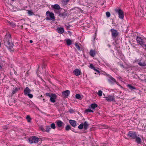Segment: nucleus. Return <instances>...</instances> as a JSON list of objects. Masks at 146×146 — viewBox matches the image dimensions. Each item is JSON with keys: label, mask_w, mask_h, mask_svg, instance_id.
Instances as JSON below:
<instances>
[{"label": "nucleus", "mask_w": 146, "mask_h": 146, "mask_svg": "<svg viewBox=\"0 0 146 146\" xmlns=\"http://www.w3.org/2000/svg\"><path fill=\"white\" fill-rule=\"evenodd\" d=\"M106 15L107 17L108 18L110 16V13L109 12H107L106 13Z\"/></svg>", "instance_id": "nucleus-36"}, {"label": "nucleus", "mask_w": 146, "mask_h": 146, "mask_svg": "<svg viewBox=\"0 0 146 146\" xmlns=\"http://www.w3.org/2000/svg\"><path fill=\"white\" fill-rule=\"evenodd\" d=\"M108 128V126L105 125H101V128Z\"/></svg>", "instance_id": "nucleus-38"}, {"label": "nucleus", "mask_w": 146, "mask_h": 146, "mask_svg": "<svg viewBox=\"0 0 146 146\" xmlns=\"http://www.w3.org/2000/svg\"><path fill=\"white\" fill-rule=\"evenodd\" d=\"M11 0V1H14L15 0Z\"/></svg>", "instance_id": "nucleus-58"}, {"label": "nucleus", "mask_w": 146, "mask_h": 146, "mask_svg": "<svg viewBox=\"0 0 146 146\" xmlns=\"http://www.w3.org/2000/svg\"><path fill=\"white\" fill-rule=\"evenodd\" d=\"M56 30L57 32L60 34H62L64 32V29L62 27L58 28Z\"/></svg>", "instance_id": "nucleus-16"}, {"label": "nucleus", "mask_w": 146, "mask_h": 146, "mask_svg": "<svg viewBox=\"0 0 146 146\" xmlns=\"http://www.w3.org/2000/svg\"><path fill=\"white\" fill-rule=\"evenodd\" d=\"M95 70L96 72H98V73H100V71L98 70H97L96 69V70Z\"/></svg>", "instance_id": "nucleus-48"}, {"label": "nucleus", "mask_w": 146, "mask_h": 146, "mask_svg": "<svg viewBox=\"0 0 146 146\" xmlns=\"http://www.w3.org/2000/svg\"><path fill=\"white\" fill-rule=\"evenodd\" d=\"M109 82L112 84H113L114 83H116L118 84V83L117 82L115 79L111 76H110L109 78L108 79Z\"/></svg>", "instance_id": "nucleus-7"}, {"label": "nucleus", "mask_w": 146, "mask_h": 146, "mask_svg": "<svg viewBox=\"0 0 146 146\" xmlns=\"http://www.w3.org/2000/svg\"><path fill=\"white\" fill-rule=\"evenodd\" d=\"M47 17L46 18V20H51L52 21L55 20L54 14L52 12H50L49 11H47L46 13Z\"/></svg>", "instance_id": "nucleus-2"}, {"label": "nucleus", "mask_w": 146, "mask_h": 146, "mask_svg": "<svg viewBox=\"0 0 146 146\" xmlns=\"http://www.w3.org/2000/svg\"><path fill=\"white\" fill-rule=\"evenodd\" d=\"M26 118L27 120V121L29 122H30L31 121V118L30 117V116L28 115L27 116Z\"/></svg>", "instance_id": "nucleus-29"}, {"label": "nucleus", "mask_w": 146, "mask_h": 146, "mask_svg": "<svg viewBox=\"0 0 146 146\" xmlns=\"http://www.w3.org/2000/svg\"><path fill=\"white\" fill-rule=\"evenodd\" d=\"M33 40H30V43H33Z\"/></svg>", "instance_id": "nucleus-51"}, {"label": "nucleus", "mask_w": 146, "mask_h": 146, "mask_svg": "<svg viewBox=\"0 0 146 146\" xmlns=\"http://www.w3.org/2000/svg\"><path fill=\"white\" fill-rule=\"evenodd\" d=\"M95 37H94V40H95Z\"/></svg>", "instance_id": "nucleus-57"}, {"label": "nucleus", "mask_w": 146, "mask_h": 146, "mask_svg": "<svg viewBox=\"0 0 146 146\" xmlns=\"http://www.w3.org/2000/svg\"><path fill=\"white\" fill-rule=\"evenodd\" d=\"M50 127L53 129H55L56 128L55 124L54 123H52L50 125Z\"/></svg>", "instance_id": "nucleus-34"}, {"label": "nucleus", "mask_w": 146, "mask_h": 146, "mask_svg": "<svg viewBox=\"0 0 146 146\" xmlns=\"http://www.w3.org/2000/svg\"><path fill=\"white\" fill-rule=\"evenodd\" d=\"M27 95L29 96V98H33V95L32 94H30V93L27 94Z\"/></svg>", "instance_id": "nucleus-40"}, {"label": "nucleus", "mask_w": 146, "mask_h": 146, "mask_svg": "<svg viewBox=\"0 0 146 146\" xmlns=\"http://www.w3.org/2000/svg\"><path fill=\"white\" fill-rule=\"evenodd\" d=\"M31 92V90L28 88L26 87L25 88L24 90V94L25 95H27V94L30 93Z\"/></svg>", "instance_id": "nucleus-15"}, {"label": "nucleus", "mask_w": 146, "mask_h": 146, "mask_svg": "<svg viewBox=\"0 0 146 146\" xmlns=\"http://www.w3.org/2000/svg\"><path fill=\"white\" fill-rule=\"evenodd\" d=\"M70 128L71 127L69 125H67L65 127V129L66 131H68L69 129H70Z\"/></svg>", "instance_id": "nucleus-32"}, {"label": "nucleus", "mask_w": 146, "mask_h": 146, "mask_svg": "<svg viewBox=\"0 0 146 146\" xmlns=\"http://www.w3.org/2000/svg\"><path fill=\"white\" fill-rule=\"evenodd\" d=\"M127 135L132 139H135L137 135L135 132H133L132 131H129L127 134Z\"/></svg>", "instance_id": "nucleus-5"}, {"label": "nucleus", "mask_w": 146, "mask_h": 146, "mask_svg": "<svg viewBox=\"0 0 146 146\" xmlns=\"http://www.w3.org/2000/svg\"><path fill=\"white\" fill-rule=\"evenodd\" d=\"M102 92L101 91V96L102 95Z\"/></svg>", "instance_id": "nucleus-54"}, {"label": "nucleus", "mask_w": 146, "mask_h": 146, "mask_svg": "<svg viewBox=\"0 0 146 146\" xmlns=\"http://www.w3.org/2000/svg\"><path fill=\"white\" fill-rule=\"evenodd\" d=\"M20 90V88H13V92L12 94H14L15 93L17 92L18 91H19Z\"/></svg>", "instance_id": "nucleus-22"}, {"label": "nucleus", "mask_w": 146, "mask_h": 146, "mask_svg": "<svg viewBox=\"0 0 146 146\" xmlns=\"http://www.w3.org/2000/svg\"><path fill=\"white\" fill-rule=\"evenodd\" d=\"M69 112L70 113H72L74 112V110L73 109H70L69 110Z\"/></svg>", "instance_id": "nucleus-42"}, {"label": "nucleus", "mask_w": 146, "mask_h": 146, "mask_svg": "<svg viewBox=\"0 0 146 146\" xmlns=\"http://www.w3.org/2000/svg\"><path fill=\"white\" fill-rule=\"evenodd\" d=\"M106 100L108 102H111L113 101L114 100V96H109L108 97L105 98Z\"/></svg>", "instance_id": "nucleus-13"}, {"label": "nucleus", "mask_w": 146, "mask_h": 146, "mask_svg": "<svg viewBox=\"0 0 146 146\" xmlns=\"http://www.w3.org/2000/svg\"><path fill=\"white\" fill-rule=\"evenodd\" d=\"M115 10L118 13L119 18L122 19H123L124 15L122 10L120 9H116Z\"/></svg>", "instance_id": "nucleus-4"}, {"label": "nucleus", "mask_w": 146, "mask_h": 146, "mask_svg": "<svg viewBox=\"0 0 146 146\" xmlns=\"http://www.w3.org/2000/svg\"><path fill=\"white\" fill-rule=\"evenodd\" d=\"M93 111L89 108L85 110V112L88 113L89 112H93Z\"/></svg>", "instance_id": "nucleus-26"}, {"label": "nucleus", "mask_w": 146, "mask_h": 146, "mask_svg": "<svg viewBox=\"0 0 146 146\" xmlns=\"http://www.w3.org/2000/svg\"><path fill=\"white\" fill-rule=\"evenodd\" d=\"M68 27H67V28L68 29Z\"/></svg>", "instance_id": "nucleus-59"}, {"label": "nucleus", "mask_w": 146, "mask_h": 146, "mask_svg": "<svg viewBox=\"0 0 146 146\" xmlns=\"http://www.w3.org/2000/svg\"><path fill=\"white\" fill-rule=\"evenodd\" d=\"M69 121L70 124L73 127H74L76 126V121L72 120H70Z\"/></svg>", "instance_id": "nucleus-14"}, {"label": "nucleus", "mask_w": 146, "mask_h": 146, "mask_svg": "<svg viewBox=\"0 0 146 146\" xmlns=\"http://www.w3.org/2000/svg\"><path fill=\"white\" fill-rule=\"evenodd\" d=\"M39 140V138L35 136H32L29 139V141L31 143H36Z\"/></svg>", "instance_id": "nucleus-3"}, {"label": "nucleus", "mask_w": 146, "mask_h": 146, "mask_svg": "<svg viewBox=\"0 0 146 146\" xmlns=\"http://www.w3.org/2000/svg\"><path fill=\"white\" fill-rule=\"evenodd\" d=\"M64 123L61 121H58L57 123V126L59 127H61Z\"/></svg>", "instance_id": "nucleus-20"}, {"label": "nucleus", "mask_w": 146, "mask_h": 146, "mask_svg": "<svg viewBox=\"0 0 146 146\" xmlns=\"http://www.w3.org/2000/svg\"><path fill=\"white\" fill-rule=\"evenodd\" d=\"M28 14L30 15H33V13L31 11L29 10L28 11Z\"/></svg>", "instance_id": "nucleus-39"}, {"label": "nucleus", "mask_w": 146, "mask_h": 146, "mask_svg": "<svg viewBox=\"0 0 146 146\" xmlns=\"http://www.w3.org/2000/svg\"><path fill=\"white\" fill-rule=\"evenodd\" d=\"M136 40L137 42L140 45H142V46H143V45L144 44V42L143 40L140 37L137 36L136 38Z\"/></svg>", "instance_id": "nucleus-6"}, {"label": "nucleus", "mask_w": 146, "mask_h": 146, "mask_svg": "<svg viewBox=\"0 0 146 146\" xmlns=\"http://www.w3.org/2000/svg\"><path fill=\"white\" fill-rule=\"evenodd\" d=\"M2 68L1 66L0 65V69Z\"/></svg>", "instance_id": "nucleus-53"}, {"label": "nucleus", "mask_w": 146, "mask_h": 146, "mask_svg": "<svg viewBox=\"0 0 146 146\" xmlns=\"http://www.w3.org/2000/svg\"><path fill=\"white\" fill-rule=\"evenodd\" d=\"M68 33H69V31H68Z\"/></svg>", "instance_id": "nucleus-60"}, {"label": "nucleus", "mask_w": 146, "mask_h": 146, "mask_svg": "<svg viewBox=\"0 0 146 146\" xmlns=\"http://www.w3.org/2000/svg\"><path fill=\"white\" fill-rule=\"evenodd\" d=\"M138 64L140 66H146V63L144 62H138Z\"/></svg>", "instance_id": "nucleus-23"}, {"label": "nucleus", "mask_w": 146, "mask_h": 146, "mask_svg": "<svg viewBox=\"0 0 146 146\" xmlns=\"http://www.w3.org/2000/svg\"><path fill=\"white\" fill-rule=\"evenodd\" d=\"M98 106L97 104H91L90 106H89V108H92V109H94L95 108L97 107Z\"/></svg>", "instance_id": "nucleus-18"}, {"label": "nucleus", "mask_w": 146, "mask_h": 146, "mask_svg": "<svg viewBox=\"0 0 146 146\" xmlns=\"http://www.w3.org/2000/svg\"><path fill=\"white\" fill-rule=\"evenodd\" d=\"M104 1H103V3H102V5L104 4Z\"/></svg>", "instance_id": "nucleus-55"}, {"label": "nucleus", "mask_w": 146, "mask_h": 146, "mask_svg": "<svg viewBox=\"0 0 146 146\" xmlns=\"http://www.w3.org/2000/svg\"><path fill=\"white\" fill-rule=\"evenodd\" d=\"M70 94V91L68 90H66L62 93V96L65 97H67Z\"/></svg>", "instance_id": "nucleus-12"}, {"label": "nucleus", "mask_w": 146, "mask_h": 146, "mask_svg": "<svg viewBox=\"0 0 146 146\" xmlns=\"http://www.w3.org/2000/svg\"><path fill=\"white\" fill-rule=\"evenodd\" d=\"M66 42L67 45L69 46L72 44V41L68 39L66 40Z\"/></svg>", "instance_id": "nucleus-25"}, {"label": "nucleus", "mask_w": 146, "mask_h": 146, "mask_svg": "<svg viewBox=\"0 0 146 146\" xmlns=\"http://www.w3.org/2000/svg\"><path fill=\"white\" fill-rule=\"evenodd\" d=\"M4 41L5 45H7V47L10 50L13 51V45L12 43L11 44V35L9 34L6 35L4 38Z\"/></svg>", "instance_id": "nucleus-1"}, {"label": "nucleus", "mask_w": 146, "mask_h": 146, "mask_svg": "<svg viewBox=\"0 0 146 146\" xmlns=\"http://www.w3.org/2000/svg\"><path fill=\"white\" fill-rule=\"evenodd\" d=\"M43 100L44 102V101H44V99H43Z\"/></svg>", "instance_id": "nucleus-56"}, {"label": "nucleus", "mask_w": 146, "mask_h": 146, "mask_svg": "<svg viewBox=\"0 0 146 146\" xmlns=\"http://www.w3.org/2000/svg\"><path fill=\"white\" fill-rule=\"evenodd\" d=\"M98 95L99 96H100V90H99L98 91Z\"/></svg>", "instance_id": "nucleus-46"}, {"label": "nucleus", "mask_w": 146, "mask_h": 146, "mask_svg": "<svg viewBox=\"0 0 146 146\" xmlns=\"http://www.w3.org/2000/svg\"><path fill=\"white\" fill-rule=\"evenodd\" d=\"M90 68L91 69H93L94 70H96V69L94 67L93 65L92 64H90Z\"/></svg>", "instance_id": "nucleus-37"}, {"label": "nucleus", "mask_w": 146, "mask_h": 146, "mask_svg": "<svg viewBox=\"0 0 146 146\" xmlns=\"http://www.w3.org/2000/svg\"><path fill=\"white\" fill-rule=\"evenodd\" d=\"M76 98L77 99H80L81 98L80 95L78 94H77L76 95Z\"/></svg>", "instance_id": "nucleus-35"}, {"label": "nucleus", "mask_w": 146, "mask_h": 146, "mask_svg": "<svg viewBox=\"0 0 146 146\" xmlns=\"http://www.w3.org/2000/svg\"><path fill=\"white\" fill-rule=\"evenodd\" d=\"M42 69H43V68H45V66H44V65L42 66Z\"/></svg>", "instance_id": "nucleus-52"}, {"label": "nucleus", "mask_w": 146, "mask_h": 146, "mask_svg": "<svg viewBox=\"0 0 146 146\" xmlns=\"http://www.w3.org/2000/svg\"><path fill=\"white\" fill-rule=\"evenodd\" d=\"M57 13L58 14V16L60 17H62L63 18H64L67 15V14L65 13H61L60 12H57Z\"/></svg>", "instance_id": "nucleus-17"}, {"label": "nucleus", "mask_w": 146, "mask_h": 146, "mask_svg": "<svg viewBox=\"0 0 146 146\" xmlns=\"http://www.w3.org/2000/svg\"><path fill=\"white\" fill-rule=\"evenodd\" d=\"M128 86L131 90H132L133 89H135V87H133V86H131L130 84L128 85Z\"/></svg>", "instance_id": "nucleus-30"}, {"label": "nucleus", "mask_w": 146, "mask_h": 146, "mask_svg": "<svg viewBox=\"0 0 146 146\" xmlns=\"http://www.w3.org/2000/svg\"><path fill=\"white\" fill-rule=\"evenodd\" d=\"M135 139V141L137 143V144H139L141 143V140L140 137H137Z\"/></svg>", "instance_id": "nucleus-19"}, {"label": "nucleus", "mask_w": 146, "mask_h": 146, "mask_svg": "<svg viewBox=\"0 0 146 146\" xmlns=\"http://www.w3.org/2000/svg\"><path fill=\"white\" fill-rule=\"evenodd\" d=\"M3 128L4 129H7V126H5L3 127Z\"/></svg>", "instance_id": "nucleus-49"}, {"label": "nucleus", "mask_w": 146, "mask_h": 146, "mask_svg": "<svg viewBox=\"0 0 146 146\" xmlns=\"http://www.w3.org/2000/svg\"><path fill=\"white\" fill-rule=\"evenodd\" d=\"M39 71V66H38V68L36 70V73L38 74V71Z\"/></svg>", "instance_id": "nucleus-47"}, {"label": "nucleus", "mask_w": 146, "mask_h": 146, "mask_svg": "<svg viewBox=\"0 0 146 146\" xmlns=\"http://www.w3.org/2000/svg\"><path fill=\"white\" fill-rule=\"evenodd\" d=\"M120 66L121 67H123V68L124 67L123 65V64H120Z\"/></svg>", "instance_id": "nucleus-50"}, {"label": "nucleus", "mask_w": 146, "mask_h": 146, "mask_svg": "<svg viewBox=\"0 0 146 146\" xmlns=\"http://www.w3.org/2000/svg\"><path fill=\"white\" fill-rule=\"evenodd\" d=\"M52 7L53 9L56 10H54V11L56 13H57V12H59V11L58 10L60 8V7L59 5L58 4L54 5H52Z\"/></svg>", "instance_id": "nucleus-9"}, {"label": "nucleus", "mask_w": 146, "mask_h": 146, "mask_svg": "<svg viewBox=\"0 0 146 146\" xmlns=\"http://www.w3.org/2000/svg\"><path fill=\"white\" fill-rule=\"evenodd\" d=\"M90 54L91 56L94 57L95 54V51L92 50H91L90 51Z\"/></svg>", "instance_id": "nucleus-21"}, {"label": "nucleus", "mask_w": 146, "mask_h": 146, "mask_svg": "<svg viewBox=\"0 0 146 146\" xmlns=\"http://www.w3.org/2000/svg\"><path fill=\"white\" fill-rule=\"evenodd\" d=\"M45 94H46V96L50 97L51 96V94H50V93H46Z\"/></svg>", "instance_id": "nucleus-43"}, {"label": "nucleus", "mask_w": 146, "mask_h": 146, "mask_svg": "<svg viewBox=\"0 0 146 146\" xmlns=\"http://www.w3.org/2000/svg\"><path fill=\"white\" fill-rule=\"evenodd\" d=\"M46 127L45 131L47 132H48L51 129L50 128L49 126H46Z\"/></svg>", "instance_id": "nucleus-28"}, {"label": "nucleus", "mask_w": 146, "mask_h": 146, "mask_svg": "<svg viewBox=\"0 0 146 146\" xmlns=\"http://www.w3.org/2000/svg\"><path fill=\"white\" fill-rule=\"evenodd\" d=\"M142 47L143 48H145L146 50V44H144L143 45V46Z\"/></svg>", "instance_id": "nucleus-45"}, {"label": "nucleus", "mask_w": 146, "mask_h": 146, "mask_svg": "<svg viewBox=\"0 0 146 146\" xmlns=\"http://www.w3.org/2000/svg\"><path fill=\"white\" fill-rule=\"evenodd\" d=\"M83 124L84 128L85 129H86L89 126V125L88 122L87 121H85L83 123Z\"/></svg>", "instance_id": "nucleus-24"}, {"label": "nucleus", "mask_w": 146, "mask_h": 146, "mask_svg": "<svg viewBox=\"0 0 146 146\" xmlns=\"http://www.w3.org/2000/svg\"><path fill=\"white\" fill-rule=\"evenodd\" d=\"M57 96L55 94H51V95L50 97V100L52 102L54 103L55 102V99H56Z\"/></svg>", "instance_id": "nucleus-10"}, {"label": "nucleus", "mask_w": 146, "mask_h": 146, "mask_svg": "<svg viewBox=\"0 0 146 146\" xmlns=\"http://www.w3.org/2000/svg\"><path fill=\"white\" fill-rule=\"evenodd\" d=\"M68 0H63L62 1V2L66 4L68 1Z\"/></svg>", "instance_id": "nucleus-41"}, {"label": "nucleus", "mask_w": 146, "mask_h": 146, "mask_svg": "<svg viewBox=\"0 0 146 146\" xmlns=\"http://www.w3.org/2000/svg\"><path fill=\"white\" fill-rule=\"evenodd\" d=\"M84 126V124L83 123H81L80 125H79L78 126V128L80 129H82L83 127Z\"/></svg>", "instance_id": "nucleus-31"}, {"label": "nucleus", "mask_w": 146, "mask_h": 146, "mask_svg": "<svg viewBox=\"0 0 146 146\" xmlns=\"http://www.w3.org/2000/svg\"><path fill=\"white\" fill-rule=\"evenodd\" d=\"M74 74L76 76L79 75L81 73V71L78 69H76L73 71Z\"/></svg>", "instance_id": "nucleus-11"}, {"label": "nucleus", "mask_w": 146, "mask_h": 146, "mask_svg": "<svg viewBox=\"0 0 146 146\" xmlns=\"http://www.w3.org/2000/svg\"><path fill=\"white\" fill-rule=\"evenodd\" d=\"M111 31L112 33V36L113 38H116L118 35V32L115 30L111 29Z\"/></svg>", "instance_id": "nucleus-8"}, {"label": "nucleus", "mask_w": 146, "mask_h": 146, "mask_svg": "<svg viewBox=\"0 0 146 146\" xmlns=\"http://www.w3.org/2000/svg\"><path fill=\"white\" fill-rule=\"evenodd\" d=\"M40 129L42 130L43 131H45V129H44L43 127L41 126L40 127Z\"/></svg>", "instance_id": "nucleus-44"}, {"label": "nucleus", "mask_w": 146, "mask_h": 146, "mask_svg": "<svg viewBox=\"0 0 146 146\" xmlns=\"http://www.w3.org/2000/svg\"><path fill=\"white\" fill-rule=\"evenodd\" d=\"M8 24L10 25L11 26L13 27H15V25L13 22L8 21Z\"/></svg>", "instance_id": "nucleus-27"}, {"label": "nucleus", "mask_w": 146, "mask_h": 146, "mask_svg": "<svg viewBox=\"0 0 146 146\" xmlns=\"http://www.w3.org/2000/svg\"><path fill=\"white\" fill-rule=\"evenodd\" d=\"M75 46H76V48H77V49L78 50H80V47L78 45V43H76L75 44Z\"/></svg>", "instance_id": "nucleus-33"}]
</instances>
